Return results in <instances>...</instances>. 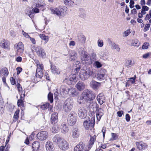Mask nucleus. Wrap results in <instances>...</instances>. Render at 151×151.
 Listing matches in <instances>:
<instances>
[{
  "label": "nucleus",
  "instance_id": "obj_21",
  "mask_svg": "<svg viewBox=\"0 0 151 151\" xmlns=\"http://www.w3.org/2000/svg\"><path fill=\"white\" fill-rule=\"evenodd\" d=\"M96 99L99 104L100 105H102L104 102H105V97L102 94H99L97 96Z\"/></svg>",
  "mask_w": 151,
  "mask_h": 151
},
{
  "label": "nucleus",
  "instance_id": "obj_45",
  "mask_svg": "<svg viewBox=\"0 0 151 151\" xmlns=\"http://www.w3.org/2000/svg\"><path fill=\"white\" fill-rule=\"evenodd\" d=\"M135 77L130 78H129V80L128 81L129 83L131 84L134 83L135 82V80L136 78V76H134Z\"/></svg>",
  "mask_w": 151,
  "mask_h": 151
},
{
  "label": "nucleus",
  "instance_id": "obj_20",
  "mask_svg": "<svg viewBox=\"0 0 151 151\" xmlns=\"http://www.w3.org/2000/svg\"><path fill=\"white\" fill-rule=\"evenodd\" d=\"M60 129L61 132L64 134L68 132L69 131L68 125L64 122L62 123L61 125Z\"/></svg>",
  "mask_w": 151,
  "mask_h": 151
},
{
  "label": "nucleus",
  "instance_id": "obj_16",
  "mask_svg": "<svg viewBox=\"0 0 151 151\" xmlns=\"http://www.w3.org/2000/svg\"><path fill=\"white\" fill-rule=\"evenodd\" d=\"M86 94L84 91L83 93L81 96H79L78 98V102L80 104L83 103L84 102H87L86 99L87 98Z\"/></svg>",
  "mask_w": 151,
  "mask_h": 151
},
{
  "label": "nucleus",
  "instance_id": "obj_19",
  "mask_svg": "<svg viewBox=\"0 0 151 151\" xmlns=\"http://www.w3.org/2000/svg\"><path fill=\"white\" fill-rule=\"evenodd\" d=\"M69 88L67 86L65 85L62 86L60 88L61 93L64 96H66L68 95V91H69Z\"/></svg>",
  "mask_w": 151,
  "mask_h": 151
},
{
  "label": "nucleus",
  "instance_id": "obj_3",
  "mask_svg": "<svg viewBox=\"0 0 151 151\" xmlns=\"http://www.w3.org/2000/svg\"><path fill=\"white\" fill-rule=\"evenodd\" d=\"M50 9L51 14L55 15L60 18L63 17L65 14L64 9L61 8H51Z\"/></svg>",
  "mask_w": 151,
  "mask_h": 151
},
{
  "label": "nucleus",
  "instance_id": "obj_43",
  "mask_svg": "<svg viewBox=\"0 0 151 151\" xmlns=\"http://www.w3.org/2000/svg\"><path fill=\"white\" fill-rule=\"evenodd\" d=\"M48 99L51 103H52L53 102V94L50 92H49L48 95Z\"/></svg>",
  "mask_w": 151,
  "mask_h": 151
},
{
  "label": "nucleus",
  "instance_id": "obj_62",
  "mask_svg": "<svg viewBox=\"0 0 151 151\" xmlns=\"http://www.w3.org/2000/svg\"><path fill=\"white\" fill-rule=\"evenodd\" d=\"M129 6L131 8H132L134 6V2L133 0H131L130 1Z\"/></svg>",
  "mask_w": 151,
  "mask_h": 151
},
{
  "label": "nucleus",
  "instance_id": "obj_12",
  "mask_svg": "<svg viewBox=\"0 0 151 151\" xmlns=\"http://www.w3.org/2000/svg\"><path fill=\"white\" fill-rule=\"evenodd\" d=\"M59 148L63 150H66L69 148V144L65 139L62 140L58 145Z\"/></svg>",
  "mask_w": 151,
  "mask_h": 151
},
{
  "label": "nucleus",
  "instance_id": "obj_47",
  "mask_svg": "<svg viewBox=\"0 0 151 151\" xmlns=\"http://www.w3.org/2000/svg\"><path fill=\"white\" fill-rule=\"evenodd\" d=\"M50 104L48 103H46L41 106V108L42 109H47L49 106Z\"/></svg>",
  "mask_w": 151,
  "mask_h": 151
},
{
  "label": "nucleus",
  "instance_id": "obj_8",
  "mask_svg": "<svg viewBox=\"0 0 151 151\" xmlns=\"http://www.w3.org/2000/svg\"><path fill=\"white\" fill-rule=\"evenodd\" d=\"M78 114L79 117L81 119L86 118L87 115V111L83 107H80L78 109Z\"/></svg>",
  "mask_w": 151,
  "mask_h": 151
},
{
  "label": "nucleus",
  "instance_id": "obj_29",
  "mask_svg": "<svg viewBox=\"0 0 151 151\" xmlns=\"http://www.w3.org/2000/svg\"><path fill=\"white\" fill-rule=\"evenodd\" d=\"M90 85L92 88L96 89L100 86V83L94 81H92L90 82Z\"/></svg>",
  "mask_w": 151,
  "mask_h": 151
},
{
  "label": "nucleus",
  "instance_id": "obj_1",
  "mask_svg": "<svg viewBox=\"0 0 151 151\" xmlns=\"http://www.w3.org/2000/svg\"><path fill=\"white\" fill-rule=\"evenodd\" d=\"M95 73L93 70L89 69H81L80 72V78L83 81L88 79L90 76H93Z\"/></svg>",
  "mask_w": 151,
  "mask_h": 151
},
{
  "label": "nucleus",
  "instance_id": "obj_63",
  "mask_svg": "<svg viewBox=\"0 0 151 151\" xmlns=\"http://www.w3.org/2000/svg\"><path fill=\"white\" fill-rule=\"evenodd\" d=\"M10 81L12 85H14L15 84V80L12 77H11Z\"/></svg>",
  "mask_w": 151,
  "mask_h": 151
},
{
  "label": "nucleus",
  "instance_id": "obj_27",
  "mask_svg": "<svg viewBox=\"0 0 151 151\" xmlns=\"http://www.w3.org/2000/svg\"><path fill=\"white\" fill-rule=\"evenodd\" d=\"M63 139H62L59 135L58 134L55 135L52 139L53 142L57 143L58 145H59V143L61 142Z\"/></svg>",
  "mask_w": 151,
  "mask_h": 151
},
{
  "label": "nucleus",
  "instance_id": "obj_57",
  "mask_svg": "<svg viewBox=\"0 0 151 151\" xmlns=\"http://www.w3.org/2000/svg\"><path fill=\"white\" fill-rule=\"evenodd\" d=\"M69 81L71 82L74 81L75 82L76 80V76L74 75L70 76V77L69 79Z\"/></svg>",
  "mask_w": 151,
  "mask_h": 151
},
{
  "label": "nucleus",
  "instance_id": "obj_34",
  "mask_svg": "<svg viewBox=\"0 0 151 151\" xmlns=\"http://www.w3.org/2000/svg\"><path fill=\"white\" fill-rule=\"evenodd\" d=\"M1 75L2 74L3 76L7 77L9 74V72L7 69L6 68H2L1 70Z\"/></svg>",
  "mask_w": 151,
  "mask_h": 151
},
{
  "label": "nucleus",
  "instance_id": "obj_38",
  "mask_svg": "<svg viewBox=\"0 0 151 151\" xmlns=\"http://www.w3.org/2000/svg\"><path fill=\"white\" fill-rule=\"evenodd\" d=\"M39 36L42 40L45 41V43H46L48 42L49 39V37L48 36H46L44 34H42L40 35Z\"/></svg>",
  "mask_w": 151,
  "mask_h": 151
},
{
  "label": "nucleus",
  "instance_id": "obj_4",
  "mask_svg": "<svg viewBox=\"0 0 151 151\" xmlns=\"http://www.w3.org/2000/svg\"><path fill=\"white\" fill-rule=\"evenodd\" d=\"M77 116L75 112L71 111L68 115V123L70 126L74 125L77 120Z\"/></svg>",
  "mask_w": 151,
  "mask_h": 151
},
{
  "label": "nucleus",
  "instance_id": "obj_9",
  "mask_svg": "<svg viewBox=\"0 0 151 151\" xmlns=\"http://www.w3.org/2000/svg\"><path fill=\"white\" fill-rule=\"evenodd\" d=\"M37 138L40 141H44L48 137V133L46 131H41L37 135Z\"/></svg>",
  "mask_w": 151,
  "mask_h": 151
},
{
  "label": "nucleus",
  "instance_id": "obj_23",
  "mask_svg": "<svg viewBox=\"0 0 151 151\" xmlns=\"http://www.w3.org/2000/svg\"><path fill=\"white\" fill-rule=\"evenodd\" d=\"M96 113L97 120L99 121L102 116L104 115V111L103 109L96 110Z\"/></svg>",
  "mask_w": 151,
  "mask_h": 151
},
{
  "label": "nucleus",
  "instance_id": "obj_13",
  "mask_svg": "<svg viewBox=\"0 0 151 151\" xmlns=\"http://www.w3.org/2000/svg\"><path fill=\"white\" fill-rule=\"evenodd\" d=\"M81 58L82 63L83 64H90L92 63L91 58L87 54Z\"/></svg>",
  "mask_w": 151,
  "mask_h": 151
},
{
  "label": "nucleus",
  "instance_id": "obj_26",
  "mask_svg": "<svg viewBox=\"0 0 151 151\" xmlns=\"http://www.w3.org/2000/svg\"><path fill=\"white\" fill-rule=\"evenodd\" d=\"M58 113L57 112H54L51 116V123L52 124H55L58 122Z\"/></svg>",
  "mask_w": 151,
  "mask_h": 151
},
{
  "label": "nucleus",
  "instance_id": "obj_48",
  "mask_svg": "<svg viewBox=\"0 0 151 151\" xmlns=\"http://www.w3.org/2000/svg\"><path fill=\"white\" fill-rule=\"evenodd\" d=\"M124 65L126 66L129 67L130 65H133V64L132 63V60H128L126 61Z\"/></svg>",
  "mask_w": 151,
  "mask_h": 151
},
{
  "label": "nucleus",
  "instance_id": "obj_31",
  "mask_svg": "<svg viewBox=\"0 0 151 151\" xmlns=\"http://www.w3.org/2000/svg\"><path fill=\"white\" fill-rule=\"evenodd\" d=\"M78 52L81 58L87 54L86 52L84 50L83 48H80L78 49Z\"/></svg>",
  "mask_w": 151,
  "mask_h": 151
},
{
  "label": "nucleus",
  "instance_id": "obj_53",
  "mask_svg": "<svg viewBox=\"0 0 151 151\" xmlns=\"http://www.w3.org/2000/svg\"><path fill=\"white\" fill-rule=\"evenodd\" d=\"M138 42V41L137 40H134V42H132V45L134 46L138 47L139 46V42Z\"/></svg>",
  "mask_w": 151,
  "mask_h": 151
},
{
  "label": "nucleus",
  "instance_id": "obj_24",
  "mask_svg": "<svg viewBox=\"0 0 151 151\" xmlns=\"http://www.w3.org/2000/svg\"><path fill=\"white\" fill-rule=\"evenodd\" d=\"M40 146V144L39 142L37 141L34 142L32 144V151H37Z\"/></svg>",
  "mask_w": 151,
  "mask_h": 151
},
{
  "label": "nucleus",
  "instance_id": "obj_49",
  "mask_svg": "<svg viewBox=\"0 0 151 151\" xmlns=\"http://www.w3.org/2000/svg\"><path fill=\"white\" fill-rule=\"evenodd\" d=\"M19 110H17L14 113V118L16 120L18 119L19 117Z\"/></svg>",
  "mask_w": 151,
  "mask_h": 151
},
{
  "label": "nucleus",
  "instance_id": "obj_46",
  "mask_svg": "<svg viewBox=\"0 0 151 151\" xmlns=\"http://www.w3.org/2000/svg\"><path fill=\"white\" fill-rule=\"evenodd\" d=\"M45 4L42 5L41 4H36V7L38 8H40L41 7L43 8V9H40V10L42 11H43L45 9Z\"/></svg>",
  "mask_w": 151,
  "mask_h": 151
},
{
  "label": "nucleus",
  "instance_id": "obj_42",
  "mask_svg": "<svg viewBox=\"0 0 151 151\" xmlns=\"http://www.w3.org/2000/svg\"><path fill=\"white\" fill-rule=\"evenodd\" d=\"M90 58H91V60L92 62V61H94L95 60H96L97 59V55L94 52H93L91 53V57H90Z\"/></svg>",
  "mask_w": 151,
  "mask_h": 151
},
{
  "label": "nucleus",
  "instance_id": "obj_6",
  "mask_svg": "<svg viewBox=\"0 0 151 151\" xmlns=\"http://www.w3.org/2000/svg\"><path fill=\"white\" fill-rule=\"evenodd\" d=\"M14 48L16 53L18 55H20L24 50V45L22 42H19L18 44H16L14 46Z\"/></svg>",
  "mask_w": 151,
  "mask_h": 151
},
{
  "label": "nucleus",
  "instance_id": "obj_22",
  "mask_svg": "<svg viewBox=\"0 0 151 151\" xmlns=\"http://www.w3.org/2000/svg\"><path fill=\"white\" fill-rule=\"evenodd\" d=\"M9 42L4 39L0 43L1 46L4 49H9Z\"/></svg>",
  "mask_w": 151,
  "mask_h": 151
},
{
  "label": "nucleus",
  "instance_id": "obj_56",
  "mask_svg": "<svg viewBox=\"0 0 151 151\" xmlns=\"http://www.w3.org/2000/svg\"><path fill=\"white\" fill-rule=\"evenodd\" d=\"M23 100L19 99L18 100L17 104L18 106H23L24 105Z\"/></svg>",
  "mask_w": 151,
  "mask_h": 151
},
{
  "label": "nucleus",
  "instance_id": "obj_37",
  "mask_svg": "<svg viewBox=\"0 0 151 151\" xmlns=\"http://www.w3.org/2000/svg\"><path fill=\"white\" fill-rule=\"evenodd\" d=\"M77 40L81 43H84L85 42L86 38L83 35H78V36Z\"/></svg>",
  "mask_w": 151,
  "mask_h": 151
},
{
  "label": "nucleus",
  "instance_id": "obj_18",
  "mask_svg": "<svg viewBox=\"0 0 151 151\" xmlns=\"http://www.w3.org/2000/svg\"><path fill=\"white\" fill-rule=\"evenodd\" d=\"M46 149L47 151H54V148L52 143L50 141H47L45 144Z\"/></svg>",
  "mask_w": 151,
  "mask_h": 151
},
{
  "label": "nucleus",
  "instance_id": "obj_61",
  "mask_svg": "<svg viewBox=\"0 0 151 151\" xmlns=\"http://www.w3.org/2000/svg\"><path fill=\"white\" fill-rule=\"evenodd\" d=\"M25 91H22V93L21 94L20 97V100H23L24 99V97L25 96Z\"/></svg>",
  "mask_w": 151,
  "mask_h": 151
},
{
  "label": "nucleus",
  "instance_id": "obj_40",
  "mask_svg": "<svg viewBox=\"0 0 151 151\" xmlns=\"http://www.w3.org/2000/svg\"><path fill=\"white\" fill-rule=\"evenodd\" d=\"M96 105V110H98L100 109H102L101 108H99L98 105L95 102H92V103H91L89 105L90 108H92L93 106Z\"/></svg>",
  "mask_w": 151,
  "mask_h": 151
},
{
  "label": "nucleus",
  "instance_id": "obj_33",
  "mask_svg": "<svg viewBox=\"0 0 151 151\" xmlns=\"http://www.w3.org/2000/svg\"><path fill=\"white\" fill-rule=\"evenodd\" d=\"M77 54L74 51H71L70 55V59L71 60H75L77 58Z\"/></svg>",
  "mask_w": 151,
  "mask_h": 151
},
{
  "label": "nucleus",
  "instance_id": "obj_30",
  "mask_svg": "<svg viewBox=\"0 0 151 151\" xmlns=\"http://www.w3.org/2000/svg\"><path fill=\"white\" fill-rule=\"evenodd\" d=\"M96 136L95 135L91 137L90 140L89 141V144L88 147V149H90L92 147L96 140Z\"/></svg>",
  "mask_w": 151,
  "mask_h": 151
},
{
  "label": "nucleus",
  "instance_id": "obj_14",
  "mask_svg": "<svg viewBox=\"0 0 151 151\" xmlns=\"http://www.w3.org/2000/svg\"><path fill=\"white\" fill-rule=\"evenodd\" d=\"M136 144L137 148L140 150L142 151L145 150L148 147V145L147 144L141 141L139 142H137Z\"/></svg>",
  "mask_w": 151,
  "mask_h": 151
},
{
  "label": "nucleus",
  "instance_id": "obj_51",
  "mask_svg": "<svg viewBox=\"0 0 151 151\" xmlns=\"http://www.w3.org/2000/svg\"><path fill=\"white\" fill-rule=\"evenodd\" d=\"M111 135L112 137L111 139V140H115L118 138V136L116 134L112 133H111Z\"/></svg>",
  "mask_w": 151,
  "mask_h": 151
},
{
  "label": "nucleus",
  "instance_id": "obj_59",
  "mask_svg": "<svg viewBox=\"0 0 151 151\" xmlns=\"http://www.w3.org/2000/svg\"><path fill=\"white\" fill-rule=\"evenodd\" d=\"M32 10H30L28 11H26V13L28 15V16H29V17H30L31 18H32Z\"/></svg>",
  "mask_w": 151,
  "mask_h": 151
},
{
  "label": "nucleus",
  "instance_id": "obj_10",
  "mask_svg": "<svg viewBox=\"0 0 151 151\" xmlns=\"http://www.w3.org/2000/svg\"><path fill=\"white\" fill-rule=\"evenodd\" d=\"M35 51L39 57H42V58L46 57V53L43 49L41 47L37 46L35 48Z\"/></svg>",
  "mask_w": 151,
  "mask_h": 151
},
{
  "label": "nucleus",
  "instance_id": "obj_32",
  "mask_svg": "<svg viewBox=\"0 0 151 151\" xmlns=\"http://www.w3.org/2000/svg\"><path fill=\"white\" fill-rule=\"evenodd\" d=\"M51 70L52 72L53 73L58 74L60 73L59 69L54 65H51Z\"/></svg>",
  "mask_w": 151,
  "mask_h": 151
},
{
  "label": "nucleus",
  "instance_id": "obj_17",
  "mask_svg": "<svg viewBox=\"0 0 151 151\" xmlns=\"http://www.w3.org/2000/svg\"><path fill=\"white\" fill-rule=\"evenodd\" d=\"M108 41L109 44L111 45V49H116L118 52L120 51V48L118 45L116 44L114 42H112L110 39H108Z\"/></svg>",
  "mask_w": 151,
  "mask_h": 151
},
{
  "label": "nucleus",
  "instance_id": "obj_50",
  "mask_svg": "<svg viewBox=\"0 0 151 151\" xmlns=\"http://www.w3.org/2000/svg\"><path fill=\"white\" fill-rule=\"evenodd\" d=\"M143 58L145 59H146L147 58H151V53H148L144 54L143 55Z\"/></svg>",
  "mask_w": 151,
  "mask_h": 151
},
{
  "label": "nucleus",
  "instance_id": "obj_41",
  "mask_svg": "<svg viewBox=\"0 0 151 151\" xmlns=\"http://www.w3.org/2000/svg\"><path fill=\"white\" fill-rule=\"evenodd\" d=\"M63 2L65 5L72 6L73 4V2L70 0H63Z\"/></svg>",
  "mask_w": 151,
  "mask_h": 151
},
{
  "label": "nucleus",
  "instance_id": "obj_60",
  "mask_svg": "<svg viewBox=\"0 0 151 151\" xmlns=\"http://www.w3.org/2000/svg\"><path fill=\"white\" fill-rule=\"evenodd\" d=\"M150 26V24H147L145 25V26L144 29V31L146 32L149 30Z\"/></svg>",
  "mask_w": 151,
  "mask_h": 151
},
{
  "label": "nucleus",
  "instance_id": "obj_15",
  "mask_svg": "<svg viewBox=\"0 0 151 151\" xmlns=\"http://www.w3.org/2000/svg\"><path fill=\"white\" fill-rule=\"evenodd\" d=\"M80 132L77 127L73 128L72 131V136L73 138L76 139L79 137Z\"/></svg>",
  "mask_w": 151,
  "mask_h": 151
},
{
  "label": "nucleus",
  "instance_id": "obj_36",
  "mask_svg": "<svg viewBox=\"0 0 151 151\" xmlns=\"http://www.w3.org/2000/svg\"><path fill=\"white\" fill-rule=\"evenodd\" d=\"M105 73L103 71H100L97 75V78L98 79H103L104 78Z\"/></svg>",
  "mask_w": 151,
  "mask_h": 151
},
{
  "label": "nucleus",
  "instance_id": "obj_58",
  "mask_svg": "<svg viewBox=\"0 0 151 151\" xmlns=\"http://www.w3.org/2000/svg\"><path fill=\"white\" fill-rule=\"evenodd\" d=\"M17 86L19 92H22V91H22V88L20 84L19 83H18Z\"/></svg>",
  "mask_w": 151,
  "mask_h": 151
},
{
  "label": "nucleus",
  "instance_id": "obj_25",
  "mask_svg": "<svg viewBox=\"0 0 151 151\" xmlns=\"http://www.w3.org/2000/svg\"><path fill=\"white\" fill-rule=\"evenodd\" d=\"M85 86L84 83L79 81L77 83L76 86L79 91H81L84 89Z\"/></svg>",
  "mask_w": 151,
  "mask_h": 151
},
{
  "label": "nucleus",
  "instance_id": "obj_35",
  "mask_svg": "<svg viewBox=\"0 0 151 151\" xmlns=\"http://www.w3.org/2000/svg\"><path fill=\"white\" fill-rule=\"evenodd\" d=\"M43 75V70H36V76L37 78L41 79Z\"/></svg>",
  "mask_w": 151,
  "mask_h": 151
},
{
  "label": "nucleus",
  "instance_id": "obj_28",
  "mask_svg": "<svg viewBox=\"0 0 151 151\" xmlns=\"http://www.w3.org/2000/svg\"><path fill=\"white\" fill-rule=\"evenodd\" d=\"M69 91H68V95L70 96H74L77 94V92L76 89L74 88H69Z\"/></svg>",
  "mask_w": 151,
  "mask_h": 151
},
{
  "label": "nucleus",
  "instance_id": "obj_11",
  "mask_svg": "<svg viewBox=\"0 0 151 151\" xmlns=\"http://www.w3.org/2000/svg\"><path fill=\"white\" fill-rule=\"evenodd\" d=\"M85 144L82 142H80L74 148V151H84L86 149Z\"/></svg>",
  "mask_w": 151,
  "mask_h": 151
},
{
  "label": "nucleus",
  "instance_id": "obj_2",
  "mask_svg": "<svg viewBox=\"0 0 151 151\" xmlns=\"http://www.w3.org/2000/svg\"><path fill=\"white\" fill-rule=\"evenodd\" d=\"M73 105V101L71 98H68L65 100L63 105L64 111L66 112H69L71 110Z\"/></svg>",
  "mask_w": 151,
  "mask_h": 151
},
{
  "label": "nucleus",
  "instance_id": "obj_55",
  "mask_svg": "<svg viewBox=\"0 0 151 151\" xmlns=\"http://www.w3.org/2000/svg\"><path fill=\"white\" fill-rule=\"evenodd\" d=\"M149 46V44L148 43H145L142 46V48L143 49H147L148 48Z\"/></svg>",
  "mask_w": 151,
  "mask_h": 151
},
{
  "label": "nucleus",
  "instance_id": "obj_7",
  "mask_svg": "<svg viewBox=\"0 0 151 151\" xmlns=\"http://www.w3.org/2000/svg\"><path fill=\"white\" fill-rule=\"evenodd\" d=\"M84 91L85 92V93H86V96L87 97L86 99V101L90 104L92 102L91 101L95 98L96 95L94 93L91 92L88 90H85Z\"/></svg>",
  "mask_w": 151,
  "mask_h": 151
},
{
  "label": "nucleus",
  "instance_id": "obj_39",
  "mask_svg": "<svg viewBox=\"0 0 151 151\" xmlns=\"http://www.w3.org/2000/svg\"><path fill=\"white\" fill-rule=\"evenodd\" d=\"M60 130L59 127L57 125H55L53 127L52 129V132L54 133H57Z\"/></svg>",
  "mask_w": 151,
  "mask_h": 151
},
{
  "label": "nucleus",
  "instance_id": "obj_52",
  "mask_svg": "<svg viewBox=\"0 0 151 151\" xmlns=\"http://www.w3.org/2000/svg\"><path fill=\"white\" fill-rule=\"evenodd\" d=\"M98 46L99 47H101L103 46V41L102 40H101L100 39L98 40Z\"/></svg>",
  "mask_w": 151,
  "mask_h": 151
},
{
  "label": "nucleus",
  "instance_id": "obj_5",
  "mask_svg": "<svg viewBox=\"0 0 151 151\" xmlns=\"http://www.w3.org/2000/svg\"><path fill=\"white\" fill-rule=\"evenodd\" d=\"M95 124L94 118L92 117L89 121H84L83 123V125L86 129H91L93 128Z\"/></svg>",
  "mask_w": 151,
  "mask_h": 151
},
{
  "label": "nucleus",
  "instance_id": "obj_44",
  "mask_svg": "<svg viewBox=\"0 0 151 151\" xmlns=\"http://www.w3.org/2000/svg\"><path fill=\"white\" fill-rule=\"evenodd\" d=\"M93 65L97 68H100L102 66V65L98 61H95L93 63Z\"/></svg>",
  "mask_w": 151,
  "mask_h": 151
},
{
  "label": "nucleus",
  "instance_id": "obj_64",
  "mask_svg": "<svg viewBox=\"0 0 151 151\" xmlns=\"http://www.w3.org/2000/svg\"><path fill=\"white\" fill-rule=\"evenodd\" d=\"M125 119L127 122L129 121L130 119V117L128 114H127L125 116Z\"/></svg>",
  "mask_w": 151,
  "mask_h": 151
},
{
  "label": "nucleus",
  "instance_id": "obj_54",
  "mask_svg": "<svg viewBox=\"0 0 151 151\" xmlns=\"http://www.w3.org/2000/svg\"><path fill=\"white\" fill-rule=\"evenodd\" d=\"M37 70H43L44 66L41 63L40 64L37 66Z\"/></svg>",
  "mask_w": 151,
  "mask_h": 151
}]
</instances>
